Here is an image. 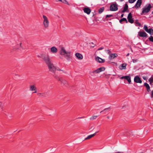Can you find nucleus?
<instances>
[{"label":"nucleus","mask_w":153,"mask_h":153,"mask_svg":"<svg viewBox=\"0 0 153 153\" xmlns=\"http://www.w3.org/2000/svg\"><path fill=\"white\" fill-rule=\"evenodd\" d=\"M48 69L51 72H52L54 73L53 74V75L56 78H57V76L56 75L55 73V71L56 70H59L62 71L61 70H60L59 68H57L51 62L49 64L47 65Z\"/></svg>","instance_id":"f257e3e1"},{"label":"nucleus","mask_w":153,"mask_h":153,"mask_svg":"<svg viewBox=\"0 0 153 153\" xmlns=\"http://www.w3.org/2000/svg\"><path fill=\"white\" fill-rule=\"evenodd\" d=\"M60 53L61 55H64L66 58H69L71 55V52L66 51L63 47L61 48Z\"/></svg>","instance_id":"f03ea898"},{"label":"nucleus","mask_w":153,"mask_h":153,"mask_svg":"<svg viewBox=\"0 0 153 153\" xmlns=\"http://www.w3.org/2000/svg\"><path fill=\"white\" fill-rule=\"evenodd\" d=\"M41 58L43 59L47 65L51 62V59L48 55L42 54L41 55Z\"/></svg>","instance_id":"7ed1b4c3"},{"label":"nucleus","mask_w":153,"mask_h":153,"mask_svg":"<svg viewBox=\"0 0 153 153\" xmlns=\"http://www.w3.org/2000/svg\"><path fill=\"white\" fill-rule=\"evenodd\" d=\"M152 7V6L151 4H148L147 5H146L143 9L142 13H141V14L142 15L144 14L147 13L150 11V9Z\"/></svg>","instance_id":"20e7f679"},{"label":"nucleus","mask_w":153,"mask_h":153,"mask_svg":"<svg viewBox=\"0 0 153 153\" xmlns=\"http://www.w3.org/2000/svg\"><path fill=\"white\" fill-rule=\"evenodd\" d=\"M43 24L45 28H47L49 26V22L48 18L45 15L43 16Z\"/></svg>","instance_id":"39448f33"},{"label":"nucleus","mask_w":153,"mask_h":153,"mask_svg":"<svg viewBox=\"0 0 153 153\" xmlns=\"http://www.w3.org/2000/svg\"><path fill=\"white\" fill-rule=\"evenodd\" d=\"M117 6L116 4L113 3L111 4L110 7V10L111 11H115L117 10Z\"/></svg>","instance_id":"423d86ee"},{"label":"nucleus","mask_w":153,"mask_h":153,"mask_svg":"<svg viewBox=\"0 0 153 153\" xmlns=\"http://www.w3.org/2000/svg\"><path fill=\"white\" fill-rule=\"evenodd\" d=\"M29 90L30 91H34L33 93L37 92V88L35 85H30V86Z\"/></svg>","instance_id":"0eeeda50"},{"label":"nucleus","mask_w":153,"mask_h":153,"mask_svg":"<svg viewBox=\"0 0 153 153\" xmlns=\"http://www.w3.org/2000/svg\"><path fill=\"white\" fill-rule=\"evenodd\" d=\"M127 19L128 22L131 23H133L134 22L133 19L132 18L131 13H130L128 16Z\"/></svg>","instance_id":"6e6552de"},{"label":"nucleus","mask_w":153,"mask_h":153,"mask_svg":"<svg viewBox=\"0 0 153 153\" xmlns=\"http://www.w3.org/2000/svg\"><path fill=\"white\" fill-rule=\"evenodd\" d=\"M83 10L84 13H86L88 15L90 14L91 12L90 9L88 7H85L83 9Z\"/></svg>","instance_id":"1a4fd4ad"},{"label":"nucleus","mask_w":153,"mask_h":153,"mask_svg":"<svg viewBox=\"0 0 153 153\" xmlns=\"http://www.w3.org/2000/svg\"><path fill=\"white\" fill-rule=\"evenodd\" d=\"M140 37H146L147 36V34L144 31H140L138 33Z\"/></svg>","instance_id":"9d476101"},{"label":"nucleus","mask_w":153,"mask_h":153,"mask_svg":"<svg viewBox=\"0 0 153 153\" xmlns=\"http://www.w3.org/2000/svg\"><path fill=\"white\" fill-rule=\"evenodd\" d=\"M120 78L121 79H125L127 80L129 83H130L131 82V78L129 76H123L121 77Z\"/></svg>","instance_id":"9b49d317"},{"label":"nucleus","mask_w":153,"mask_h":153,"mask_svg":"<svg viewBox=\"0 0 153 153\" xmlns=\"http://www.w3.org/2000/svg\"><path fill=\"white\" fill-rule=\"evenodd\" d=\"M134 81L136 83H141L142 82L138 76H136L134 77Z\"/></svg>","instance_id":"f8f14e48"},{"label":"nucleus","mask_w":153,"mask_h":153,"mask_svg":"<svg viewBox=\"0 0 153 153\" xmlns=\"http://www.w3.org/2000/svg\"><path fill=\"white\" fill-rule=\"evenodd\" d=\"M16 44L15 48L16 49H20L21 48H22L21 46L22 43L21 42H16Z\"/></svg>","instance_id":"ddd939ff"},{"label":"nucleus","mask_w":153,"mask_h":153,"mask_svg":"<svg viewBox=\"0 0 153 153\" xmlns=\"http://www.w3.org/2000/svg\"><path fill=\"white\" fill-rule=\"evenodd\" d=\"M105 68L104 67H102L96 69V73L104 71L105 70Z\"/></svg>","instance_id":"4468645a"},{"label":"nucleus","mask_w":153,"mask_h":153,"mask_svg":"<svg viewBox=\"0 0 153 153\" xmlns=\"http://www.w3.org/2000/svg\"><path fill=\"white\" fill-rule=\"evenodd\" d=\"M75 56L79 59H83V56L82 55L79 53H76L75 54Z\"/></svg>","instance_id":"2eb2a0df"},{"label":"nucleus","mask_w":153,"mask_h":153,"mask_svg":"<svg viewBox=\"0 0 153 153\" xmlns=\"http://www.w3.org/2000/svg\"><path fill=\"white\" fill-rule=\"evenodd\" d=\"M142 0H137L135 6V7L138 8L140 7L141 4Z\"/></svg>","instance_id":"dca6fc26"},{"label":"nucleus","mask_w":153,"mask_h":153,"mask_svg":"<svg viewBox=\"0 0 153 153\" xmlns=\"http://www.w3.org/2000/svg\"><path fill=\"white\" fill-rule=\"evenodd\" d=\"M97 60L98 62L100 63H104L105 61L104 59H103L98 56L96 57V60Z\"/></svg>","instance_id":"f3484780"},{"label":"nucleus","mask_w":153,"mask_h":153,"mask_svg":"<svg viewBox=\"0 0 153 153\" xmlns=\"http://www.w3.org/2000/svg\"><path fill=\"white\" fill-rule=\"evenodd\" d=\"M117 53H112L110 54L109 57V59H114L115 57L117 56Z\"/></svg>","instance_id":"a211bd4d"},{"label":"nucleus","mask_w":153,"mask_h":153,"mask_svg":"<svg viewBox=\"0 0 153 153\" xmlns=\"http://www.w3.org/2000/svg\"><path fill=\"white\" fill-rule=\"evenodd\" d=\"M51 52L53 53H56L57 52V49L55 47H53L51 49Z\"/></svg>","instance_id":"6ab92c4d"},{"label":"nucleus","mask_w":153,"mask_h":153,"mask_svg":"<svg viewBox=\"0 0 153 153\" xmlns=\"http://www.w3.org/2000/svg\"><path fill=\"white\" fill-rule=\"evenodd\" d=\"M96 73L95 71H94L93 72H91L90 73V77L93 79H95V74Z\"/></svg>","instance_id":"aec40b11"},{"label":"nucleus","mask_w":153,"mask_h":153,"mask_svg":"<svg viewBox=\"0 0 153 153\" xmlns=\"http://www.w3.org/2000/svg\"><path fill=\"white\" fill-rule=\"evenodd\" d=\"M96 133H94L93 134H90V135H88L86 137L84 140H87L90 139L92 137H93L95 135Z\"/></svg>","instance_id":"412c9836"},{"label":"nucleus","mask_w":153,"mask_h":153,"mask_svg":"<svg viewBox=\"0 0 153 153\" xmlns=\"http://www.w3.org/2000/svg\"><path fill=\"white\" fill-rule=\"evenodd\" d=\"M58 80L59 81H60L62 83H63V84L64 85H67V81L66 80H65L62 79H59Z\"/></svg>","instance_id":"4be33fe9"},{"label":"nucleus","mask_w":153,"mask_h":153,"mask_svg":"<svg viewBox=\"0 0 153 153\" xmlns=\"http://www.w3.org/2000/svg\"><path fill=\"white\" fill-rule=\"evenodd\" d=\"M127 64L126 63H123L120 66V67H119V68L120 69H125L126 68V66Z\"/></svg>","instance_id":"5701e85b"},{"label":"nucleus","mask_w":153,"mask_h":153,"mask_svg":"<svg viewBox=\"0 0 153 153\" xmlns=\"http://www.w3.org/2000/svg\"><path fill=\"white\" fill-rule=\"evenodd\" d=\"M144 85L146 87V88L147 89V91L148 92H149L150 90V86L149 84H147V83H145L144 84Z\"/></svg>","instance_id":"b1692460"},{"label":"nucleus","mask_w":153,"mask_h":153,"mask_svg":"<svg viewBox=\"0 0 153 153\" xmlns=\"http://www.w3.org/2000/svg\"><path fill=\"white\" fill-rule=\"evenodd\" d=\"M149 31L148 33L150 34L151 35L153 34V30L152 28H149Z\"/></svg>","instance_id":"393cba45"},{"label":"nucleus","mask_w":153,"mask_h":153,"mask_svg":"<svg viewBox=\"0 0 153 153\" xmlns=\"http://www.w3.org/2000/svg\"><path fill=\"white\" fill-rule=\"evenodd\" d=\"M123 21H125L126 23H128V21L125 18H123L120 20V23H121Z\"/></svg>","instance_id":"a878e982"},{"label":"nucleus","mask_w":153,"mask_h":153,"mask_svg":"<svg viewBox=\"0 0 153 153\" xmlns=\"http://www.w3.org/2000/svg\"><path fill=\"white\" fill-rule=\"evenodd\" d=\"M104 10V7H102L100 8L98 10V13H101L103 12Z\"/></svg>","instance_id":"bb28decb"},{"label":"nucleus","mask_w":153,"mask_h":153,"mask_svg":"<svg viewBox=\"0 0 153 153\" xmlns=\"http://www.w3.org/2000/svg\"><path fill=\"white\" fill-rule=\"evenodd\" d=\"M110 109V108H106L105 109H104L103 110H102L100 112V113H101L103 112H105L106 111H108Z\"/></svg>","instance_id":"cd10ccee"},{"label":"nucleus","mask_w":153,"mask_h":153,"mask_svg":"<svg viewBox=\"0 0 153 153\" xmlns=\"http://www.w3.org/2000/svg\"><path fill=\"white\" fill-rule=\"evenodd\" d=\"M89 45H90V47L91 48V47L94 48V46L95 45L94 43H93V42H91L89 43Z\"/></svg>","instance_id":"c85d7f7f"},{"label":"nucleus","mask_w":153,"mask_h":153,"mask_svg":"<svg viewBox=\"0 0 153 153\" xmlns=\"http://www.w3.org/2000/svg\"><path fill=\"white\" fill-rule=\"evenodd\" d=\"M38 94L39 96L40 97L45 96V94L43 93H38Z\"/></svg>","instance_id":"c756f323"},{"label":"nucleus","mask_w":153,"mask_h":153,"mask_svg":"<svg viewBox=\"0 0 153 153\" xmlns=\"http://www.w3.org/2000/svg\"><path fill=\"white\" fill-rule=\"evenodd\" d=\"M128 5H127V4H125V5L123 9L124 10H126V11L128 9Z\"/></svg>","instance_id":"7c9ffc66"},{"label":"nucleus","mask_w":153,"mask_h":153,"mask_svg":"<svg viewBox=\"0 0 153 153\" xmlns=\"http://www.w3.org/2000/svg\"><path fill=\"white\" fill-rule=\"evenodd\" d=\"M135 23L137 24V25H138L139 26H140L141 25V24L139 23L138 22V20H135V22H134Z\"/></svg>","instance_id":"2f4dec72"},{"label":"nucleus","mask_w":153,"mask_h":153,"mask_svg":"<svg viewBox=\"0 0 153 153\" xmlns=\"http://www.w3.org/2000/svg\"><path fill=\"white\" fill-rule=\"evenodd\" d=\"M148 39L150 41L153 42V36H151Z\"/></svg>","instance_id":"473e14b6"},{"label":"nucleus","mask_w":153,"mask_h":153,"mask_svg":"<svg viewBox=\"0 0 153 153\" xmlns=\"http://www.w3.org/2000/svg\"><path fill=\"white\" fill-rule=\"evenodd\" d=\"M136 0H129L128 2L130 3H132L134 2Z\"/></svg>","instance_id":"72a5a7b5"},{"label":"nucleus","mask_w":153,"mask_h":153,"mask_svg":"<svg viewBox=\"0 0 153 153\" xmlns=\"http://www.w3.org/2000/svg\"><path fill=\"white\" fill-rule=\"evenodd\" d=\"M0 109L3 110V107L2 106V103L0 102Z\"/></svg>","instance_id":"f704fd0d"},{"label":"nucleus","mask_w":153,"mask_h":153,"mask_svg":"<svg viewBox=\"0 0 153 153\" xmlns=\"http://www.w3.org/2000/svg\"><path fill=\"white\" fill-rule=\"evenodd\" d=\"M149 81L150 83H152L153 82V79L151 78L149 79Z\"/></svg>","instance_id":"c9c22d12"},{"label":"nucleus","mask_w":153,"mask_h":153,"mask_svg":"<svg viewBox=\"0 0 153 153\" xmlns=\"http://www.w3.org/2000/svg\"><path fill=\"white\" fill-rule=\"evenodd\" d=\"M148 29V28L147 27L146 25H144V30H146L147 29Z\"/></svg>","instance_id":"e433bc0d"},{"label":"nucleus","mask_w":153,"mask_h":153,"mask_svg":"<svg viewBox=\"0 0 153 153\" xmlns=\"http://www.w3.org/2000/svg\"><path fill=\"white\" fill-rule=\"evenodd\" d=\"M95 118H96V116H94L91 117L90 118V120H93V119H94Z\"/></svg>","instance_id":"4c0bfd02"},{"label":"nucleus","mask_w":153,"mask_h":153,"mask_svg":"<svg viewBox=\"0 0 153 153\" xmlns=\"http://www.w3.org/2000/svg\"><path fill=\"white\" fill-rule=\"evenodd\" d=\"M113 16V15H107L106 16V17H110L111 16Z\"/></svg>","instance_id":"58836bf2"},{"label":"nucleus","mask_w":153,"mask_h":153,"mask_svg":"<svg viewBox=\"0 0 153 153\" xmlns=\"http://www.w3.org/2000/svg\"><path fill=\"white\" fill-rule=\"evenodd\" d=\"M132 61L133 62L135 63L137 61V59H133Z\"/></svg>","instance_id":"ea45409f"},{"label":"nucleus","mask_w":153,"mask_h":153,"mask_svg":"<svg viewBox=\"0 0 153 153\" xmlns=\"http://www.w3.org/2000/svg\"><path fill=\"white\" fill-rule=\"evenodd\" d=\"M64 3L67 4L68 5H69V4L68 3V2L66 0H65V1H64Z\"/></svg>","instance_id":"a19ab883"},{"label":"nucleus","mask_w":153,"mask_h":153,"mask_svg":"<svg viewBox=\"0 0 153 153\" xmlns=\"http://www.w3.org/2000/svg\"><path fill=\"white\" fill-rule=\"evenodd\" d=\"M103 49V47H101L99 48L98 49V50H101L102 49Z\"/></svg>","instance_id":"79ce46f5"},{"label":"nucleus","mask_w":153,"mask_h":153,"mask_svg":"<svg viewBox=\"0 0 153 153\" xmlns=\"http://www.w3.org/2000/svg\"><path fill=\"white\" fill-rule=\"evenodd\" d=\"M107 52L108 53V54H110L111 53V51L109 50H106Z\"/></svg>","instance_id":"37998d69"},{"label":"nucleus","mask_w":153,"mask_h":153,"mask_svg":"<svg viewBox=\"0 0 153 153\" xmlns=\"http://www.w3.org/2000/svg\"><path fill=\"white\" fill-rule=\"evenodd\" d=\"M59 1L64 3V1H65V0H59Z\"/></svg>","instance_id":"c03bdc74"},{"label":"nucleus","mask_w":153,"mask_h":153,"mask_svg":"<svg viewBox=\"0 0 153 153\" xmlns=\"http://www.w3.org/2000/svg\"><path fill=\"white\" fill-rule=\"evenodd\" d=\"M151 97H153V91H152L151 92Z\"/></svg>","instance_id":"a18cd8bd"},{"label":"nucleus","mask_w":153,"mask_h":153,"mask_svg":"<svg viewBox=\"0 0 153 153\" xmlns=\"http://www.w3.org/2000/svg\"><path fill=\"white\" fill-rule=\"evenodd\" d=\"M126 11V10H123L122 11V13H124Z\"/></svg>","instance_id":"49530a36"},{"label":"nucleus","mask_w":153,"mask_h":153,"mask_svg":"<svg viewBox=\"0 0 153 153\" xmlns=\"http://www.w3.org/2000/svg\"><path fill=\"white\" fill-rule=\"evenodd\" d=\"M123 16H124V14H122L121 15V18L123 17Z\"/></svg>","instance_id":"de8ad7c7"},{"label":"nucleus","mask_w":153,"mask_h":153,"mask_svg":"<svg viewBox=\"0 0 153 153\" xmlns=\"http://www.w3.org/2000/svg\"><path fill=\"white\" fill-rule=\"evenodd\" d=\"M146 32H147V33H148V31H149V29H147L146 30H145Z\"/></svg>","instance_id":"09e8293b"},{"label":"nucleus","mask_w":153,"mask_h":153,"mask_svg":"<svg viewBox=\"0 0 153 153\" xmlns=\"http://www.w3.org/2000/svg\"><path fill=\"white\" fill-rule=\"evenodd\" d=\"M146 32H147V33H148V31H149V29H147L146 30H145Z\"/></svg>","instance_id":"8fccbe9b"},{"label":"nucleus","mask_w":153,"mask_h":153,"mask_svg":"<svg viewBox=\"0 0 153 153\" xmlns=\"http://www.w3.org/2000/svg\"><path fill=\"white\" fill-rule=\"evenodd\" d=\"M143 79H145H145H146V77H143Z\"/></svg>","instance_id":"3c124183"},{"label":"nucleus","mask_w":153,"mask_h":153,"mask_svg":"<svg viewBox=\"0 0 153 153\" xmlns=\"http://www.w3.org/2000/svg\"><path fill=\"white\" fill-rule=\"evenodd\" d=\"M115 153H123L122 152H117Z\"/></svg>","instance_id":"603ef678"},{"label":"nucleus","mask_w":153,"mask_h":153,"mask_svg":"<svg viewBox=\"0 0 153 153\" xmlns=\"http://www.w3.org/2000/svg\"><path fill=\"white\" fill-rule=\"evenodd\" d=\"M129 55V53H128L127 54L126 56H128Z\"/></svg>","instance_id":"864d4df0"},{"label":"nucleus","mask_w":153,"mask_h":153,"mask_svg":"<svg viewBox=\"0 0 153 153\" xmlns=\"http://www.w3.org/2000/svg\"><path fill=\"white\" fill-rule=\"evenodd\" d=\"M107 118L108 119H109V116H108V117H107Z\"/></svg>","instance_id":"5fc2aeb1"},{"label":"nucleus","mask_w":153,"mask_h":153,"mask_svg":"<svg viewBox=\"0 0 153 153\" xmlns=\"http://www.w3.org/2000/svg\"><path fill=\"white\" fill-rule=\"evenodd\" d=\"M120 1H123L124 0H120Z\"/></svg>","instance_id":"6e6d98bb"},{"label":"nucleus","mask_w":153,"mask_h":153,"mask_svg":"<svg viewBox=\"0 0 153 153\" xmlns=\"http://www.w3.org/2000/svg\"><path fill=\"white\" fill-rule=\"evenodd\" d=\"M80 118H83V117H80Z\"/></svg>","instance_id":"4d7b16f0"},{"label":"nucleus","mask_w":153,"mask_h":153,"mask_svg":"<svg viewBox=\"0 0 153 153\" xmlns=\"http://www.w3.org/2000/svg\"><path fill=\"white\" fill-rule=\"evenodd\" d=\"M99 131H97V132L96 131V133H97V132H99Z\"/></svg>","instance_id":"13d9d810"},{"label":"nucleus","mask_w":153,"mask_h":153,"mask_svg":"<svg viewBox=\"0 0 153 153\" xmlns=\"http://www.w3.org/2000/svg\"><path fill=\"white\" fill-rule=\"evenodd\" d=\"M152 13L153 14V11L152 12Z\"/></svg>","instance_id":"bf43d9fd"},{"label":"nucleus","mask_w":153,"mask_h":153,"mask_svg":"<svg viewBox=\"0 0 153 153\" xmlns=\"http://www.w3.org/2000/svg\"><path fill=\"white\" fill-rule=\"evenodd\" d=\"M59 1V0H58Z\"/></svg>","instance_id":"052dcab7"}]
</instances>
